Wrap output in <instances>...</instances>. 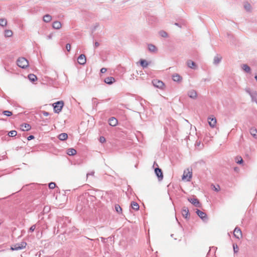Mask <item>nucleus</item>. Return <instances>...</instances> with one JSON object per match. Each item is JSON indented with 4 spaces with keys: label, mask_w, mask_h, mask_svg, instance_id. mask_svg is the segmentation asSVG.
<instances>
[{
    "label": "nucleus",
    "mask_w": 257,
    "mask_h": 257,
    "mask_svg": "<svg viewBox=\"0 0 257 257\" xmlns=\"http://www.w3.org/2000/svg\"><path fill=\"white\" fill-rule=\"evenodd\" d=\"M106 69L105 68H102L100 69V73H104L106 71Z\"/></svg>",
    "instance_id": "3c124183"
},
{
    "label": "nucleus",
    "mask_w": 257,
    "mask_h": 257,
    "mask_svg": "<svg viewBox=\"0 0 257 257\" xmlns=\"http://www.w3.org/2000/svg\"><path fill=\"white\" fill-rule=\"evenodd\" d=\"M42 113H43V114L44 116H47L50 114V113L46 111H43Z\"/></svg>",
    "instance_id": "09e8293b"
},
{
    "label": "nucleus",
    "mask_w": 257,
    "mask_h": 257,
    "mask_svg": "<svg viewBox=\"0 0 257 257\" xmlns=\"http://www.w3.org/2000/svg\"><path fill=\"white\" fill-rule=\"evenodd\" d=\"M238 170H239V169H238V167H234V170L235 171H237Z\"/></svg>",
    "instance_id": "4d7b16f0"
},
{
    "label": "nucleus",
    "mask_w": 257,
    "mask_h": 257,
    "mask_svg": "<svg viewBox=\"0 0 257 257\" xmlns=\"http://www.w3.org/2000/svg\"><path fill=\"white\" fill-rule=\"evenodd\" d=\"M35 138V137L33 135H30L27 137V140L28 141H31Z\"/></svg>",
    "instance_id": "de8ad7c7"
},
{
    "label": "nucleus",
    "mask_w": 257,
    "mask_h": 257,
    "mask_svg": "<svg viewBox=\"0 0 257 257\" xmlns=\"http://www.w3.org/2000/svg\"><path fill=\"white\" fill-rule=\"evenodd\" d=\"M174 24H175V25L181 28V25L179 23H175Z\"/></svg>",
    "instance_id": "6e6d98bb"
},
{
    "label": "nucleus",
    "mask_w": 257,
    "mask_h": 257,
    "mask_svg": "<svg viewBox=\"0 0 257 257\" xmlns=\"http://www.w3.org/2000/svg\"><path fill=\"white\" fill-rule=\"evenodd\" d=\"M172 79L174 81L179 82L181 81L182 77L179 74L176 73L172 75Z\"/></svg>",
    "instance_id": "412c9836"
},
{
    "label": "nucleus",
    "mask_w": 257,
    "mask_h": 257,
    "mask_svg": "<svg viewBox=\"0 0 257 257\" xmlns=\"http://www.w3.org/2000/svg\"><path fill=\"white\" fill-rule=\"evenodd\" d=\"M115 80L113 77H107L104 79V82L108 85H111L115 82Z\"/></svg>",
    "instance_id": "2eb2a0df"
},
{
    "label": "nucleus",
    "mask_w": 257,
    "mask_h": 257,
    "mask_svg": "<svg viewBox=\"0 0 257 257\" xmlns=\"http://www.w3.org/2000/svg\"><path fill=\"white\" fill-rule=\"evenodd\" d=\"M234 236L236 238L239 239L242 236V232L241 229L236 227L234 230Z\"/></svg>",
    "instance_id": "4468645a"
},
{
    "label": "nucleus",
    "mask_w": 257,
    "mask_h": 257,
    "mask_svg": "<svg viewBox=\"0 0 257 257\" xmlns=\"http://www.w3.org/2000/svg\"><path fill=\"white\" fill-rule=\"evenodd\" d=\"M250 134L254 138H257V130L254 127L250 128Z\"/></svg>",
    "instance_id": "393cba45"
},
{
    "label": "nucleus",
    "mask_w": 257,
    "mask_h": 257,
    "mask_svg": "<svg viewBox=\"0 0 257 257\" xmlns=\"http://www.w3.org/2000/svg\"><path fill=\"white\" fill-rule=\"evenodd\" d=\"M118 122L117 119L114 117H111L108 119L109 124L112 126H115Z\"/></svg>",
    "instance_id": "f3484780"
},
{
    "label": "nucleus",
    "mask_w": 257,
    "mask_h": 257,
    "mask_svg": "<svg viewBox=\"0 0 257 257\" xmlns=\"http://www.w3.org/2000/svg\"><path fill=\"white\" fill-rule=\"evenodd\" d=\"M176 219L177 220V221H178V223L180 224V223L179 222L178 219H177V218L176 217Z\"/></svg>",
    "instance_id": "338daca9"
},
{
    "label": "nucleus",
    "mask_w": 257,
    "mask_h": 257,
    "mask_svg": "<svg viewBox=\"0 0 257 257\" xmlns=\"http://www.w3.org/2000/svg\"><path fill=\"white\" fill-rule=\"evenodd\" d=\"M235 161L237 164L239 165L242 164L243 163V160L240 156H236L235 158Z\"/></svg>",
    "instance_id": "2f4dec72"
},
{
    "label": "nucleus",
    "mask_w": 257,
    "mask_h": 257,
    "mask_svg": "<svg viewBox=\"0 0 257 257\" xmlns=\"http://www.w3.org/2000/svg\"><path fill=\"white\" fill-rule=\"evenodd\" d=\"M187 200L189 202H190L195 207H200L201 206V204L200 203L199 200L196 197H194L193 198H188Z\"/></svg>",
    "instance_id": "0eeeda50"
},
{
    "label": "nucleus",
    "mask_w": 257,
    "mask_h": 257,
    "mask_svg": "<svg viewBox=\"0 0 257 257\" xmlns=\"http://www.w3.org/2000/svg\"><path fill=\"white\" fill-rule=\"evenodd\" d=\"M8 136L10 137H15L17 135V132L15 130H12L10 131L8 134Z\"/></svg>",
    "instance_id": "c9c22d12"
},
{
    "label": "nucleus",
    "mask_w": 257,
    "mask_h": 257,
    "mask_svg": "<svg viewBox=\"0 0 257 257\" xmlns=\"http://www.w3.org/2000/svg\"><path fill=\"white\" fill-rule=\"evenodd\" d=\"M52 37H53V34H50L48 36H47V39H51Z\"/></svg>",
    "instance_id": "864d4df0"
},
{
    "label": "nucleus",
    "mask_w": 257,
    "mask_h": 257,
    "mask_svg": "<svg viewBox=\"0 0 257 257\" xmlns=\"http://www.w3.org/2000/svg\"><path fill=\"white\" fill-rule=\"evenodd\" d=\"M182 216L186 219L189 220L190 217V214L188 207L184 206L182 209Z\"/></svg>",
    "instance_id": "1a4fd4ad"
},
{
    "label": "nucleus",
    "mask_w": 257,
    "mask_h": 257,
    "mask_svg": "<svg viewBox=\"0 0 257 257\" xmlns=\"http://www.w3.org/2000/svg\"><path fill=\"white\" fill-rule=\"evenodd\" d=\"M62 26L61 23L58 21H56L53 23L52 27L53 29L58 30L61 28Z\"/></svg>",
    "instance_id": "5701e85b"
},
{
    "label": "nucleus",
    "mask_w": 257,
    "mask_h": 257,
    "mask_svg": "<svg viewBox=\"0 0 257 257\" xmlns=\"http://www.w3.org/2000/svg\"><path fill=\"white\" fill-rule=\"evenodd\" d=\"M221 60L222 57L217 54L214 58L213 62V64L215 65H217L221 62Z\"/></svg>",
    "instance_id": "4be33fe9"
},
{
    "label": "nucleus",
    "mask_w": 257,
    "mask_h": 257,
    "mask_svg": "<svg viewBox=\"0 0 257 257\" xmlns=\"http://www.w3.org/2000/svg\"><path fill=\"white\" fill-rule=\"evenodd\" d=\"M27 243L25 241L21 242L20 243H17L11 247L12 250H18L22 249L26 247Z\"/></svg>",
    "instance_id": "20e7f679"
},
{
    "label": "nucleus",
    "mask_w": 257,
    "mask_h": 257,
    "mask_svg": "<svg viewBox=\"0 0 257 257\" xmlns=\"http://www.w3.org/2000/svg\"><path fill=\"white\" fill-rule=\"evenodd\" d=\"M245 91L250 95L251 101L257 103V92L256 91H251L249 88L245 89Z\"/></svg>",
    "instance_id": "39448f33"
},
{
    "label": "nucleus",
    "mask_w": 257,
    "mask_h": 257,
    "mask_svg": "<svg viewBox=\"0 0 257 257\" xmlns=\"http://www.w3.org/2000/svg\"><path fill=\"white\" fill-rule=\"evenodd\" d=\"M254 78H255V79L256 80V81H257V75H256L254 76Z\"/></svg>",
    "instance_id": "052dcab7"
},
{
    "label": "nucleus",
    "mask_w": 257,
    "mask_h": 257,
    "mask_svg": "<svg viewBox=\"0 0 257 257\" xmlns=\"http://www.w3.org/2000/svg\"><path fill=\"white\" fill-rule=\"evenodd\" d=\"M213 189L214 191L216 192H218L220 190V186L219 185H217V187H216L214 185H213Z\"/></svg>",
    "instance_id": "49530a36"
},
{
    "label": "nucleus",
    "mask_w": 257,
    "mask_h": 257,
    "mask_svg": "<svg viewBox=\"0 0 257 257\" xmlns=\"http://www.w3.org/2000/svg\"><path fill=\"white\" fill-rule=\"evenodd\" d=\"M21 129L22 131H28L31 128L30 124L27 123H23L21 125Z\"/></svg>",
    "instance_id": "a211bd4d"
},
{
    "label": "nucleus",
    "mask_w": 257,
    "mask_h": 257,
    "mask_svg": "<svg viewBox=\"0 0 257 257\" xmlns=\"http://www.w3.org/2000/svg\"><path fill=\"white\" fill-rule=\"evenodd\" d=\"M28 79L32 82H34L37 80V76L34 74H30L28 75Z\"/></svg>",
    "instance_id": "c756f323"
},
{
    "label": "nucleus",
    "mask_w": 257,
    "mask_h": 257,
    "mask_svg": "<svg viewBox=\"0 0 257 257\" xmlns=\"http://www.w3.org/2000/svg\"><path fill=\"white\" fill-rule=\"evenodd\" d=\"M67 151V154L69 156H74L77 153V151L74 148H69Z\"/></svg>",
    "instance_id": "c85d7f7f"
},
{
    "label": "nucleus",
    "mask_w": 257,
    "mask_h": 257,
    "mask_svg": "<svg viewBox=\"0 0 257 257\" xmlns=\"http://www.w3.org/2000/svg\"><path fill=\"white\" fill-rule=\"evenodd\" d=\"M196 213L203 221L207 219V215L206 213L201 211L199 209H196Z\"/></svg>",
    "instance_id": "9b49d317"
},
{
    "label": "nucleus",
    "mask_w": 257,
    "mask_h": 257,
    "mask_svg": "<svg viewBox=\"0 0 257 257\" xmlns=\"http://www.w3.org/2000/svg\"><path fill=\"white\" fill-rule=\"evenodd\" d=\"M244 8L247 12H250L251 10V6L249 3H247L244 5Z\"/></svg>",
    "instance_id": "ea45409f"
},
{
    "label": "nucleus",
    "mask_w": 257,
    "mask_h": 257,
    "mask_svg": "<svg viewBox=\"0 0 257 257\" xmlns=\"http://www.w3.org/2000/svg\"><path fill=\"white\" fill-rule=\"evenodd\" d=\"M187 170L188 172L187 173L186 171H184V174L182 176V180L187 179V181H190L192 177V170H191V171H190L188 169Z\"/></svg>",
    "instance_id": "9d476101"
},
{
    "label": "nucleus",
    "mask_w": 257,
    "mask_h": 257,
    "mask_svg": "<svg viewBox=\"0 0 257 257\" xmlns=\"http://www.w3.org/2000/svg\"><path fill=\"white\" fill-rule=\"evenodd\" d=\"M205 162L203 160H200L198 162H196L194 165L193 167L194 168H197L198 169H202L204 170L205 168Z\"/></svg>",
    "instance_id": "423d86ee"
},
{
    "label": "nucleus",
    "mask_w": 257,
    "mask_h": 257,
    "mask_svg": "<svg viewBox=\"0 0 257 257\" xmlns=\"http://www.w3.org/2000/svg\"><path fill=\"white\" fill-rule=\"evenodd\" d=\"M187 64L188 67L191 69H196L197 67L196 63L192 60H188Z\"/></svg>",
    "instance_id": "6ab92c4d"
},
{
    "label": "nucleus",
    "mask_w": 257,
    "mask_h": 257,
    "mask_svg": "<svg viewBox=\"0 0 257 257\" xmlns=\"http://www.w3.org/2000/svg\"><path fill=\"white\" fill-rule=\"evenodd\" d=\"M148 50L151 52H155L157 51V47L153 44H149L148 45Z\"/></svg>",
    "instance_id": "bb28decb"
},
{
    "label": "nucleus",
    "mask_w": 257,
    "mask_h": 257,
    "mask_svg": "<svg viewBox=\"0 0 257 257\" xmlns=\"http://www.w3.org/2000/svg\"><path fill=\"white\" fill-rule=\"evenodd\" d=\"M66 49L67 51L69 52L71 50V45L69 43H68L66 45Z\"/></svg>",
    "instance_id": "a18cd8bd"
},
{
    "label": "nucleus",
    "mask_w": 257,
    "mask_h": 257,
    "mask_svg": "<svg viewBox=\"0 0 257 257\" xmlns=\"http://www.w3.org/2000/svg\"><path fill=\"white\" fill-rule=\"evenodd\" d=\"M241 68L244 72H245L247 73H249L251 72V69H250V67L246 64H242Z\"/></svg>",
    "instance_id": "a878e982"
},
{
    "label": "nucleus",
    "mask_w": 257,
    "mask_h": 257,
    "mask_svg": "<svg viewBox=\"0 0 257 257\" xmlns=\"http://www.w3.org/2000/svg\"><path fill=\"white\" fill-rule=\"evenodd\" d=\"M48 186H49V188L50 189H53L55 188L56 185L55 183L52 182H50V183H49Z\"/></svg>",
    "instance_id": "a19ab883"
},
{
    "label": "nucleus",
    "mask_w": 257,
    "mask_h": 257,
    "mask_svg": "<svg viewBox=\"0 0 257 257\" xmlns=\"http://www.w3.org/2000/svg\"><path fill=\"white\" fill-rule=\"evenodd\" d=\"M99 46V43L98 42H95L94 44V49H96Z\"/></svg>",
    "instance_id": "8fccbe9b"
},
{
    "label": "nucleus",
    "mask_w": 257,
    "mask_h": 257,
    "mask_svg": "<svg viewBox=\"0 0 257 257\" xmlns=\"http://www.w3.org/2000/svg\"><path fill=\"white\" fill-rule=\"evenodd\" d=\"M52 20V17L49 14H46L43 16V21L45 23H49Z\"/></svg>",
    "instance_id": "7c9ffc66"
},
{
    "label": "nucleus",
    "mask_w": 257,
    "mask_h": 257,
    "mask_svg": "<svg viewBox=\"0 0 257 257\" xmlns=\"http://www.w3.org/2000/svg\"><path fill=\"white\" fill-rule=\"evenodd\" d=\"M70 190H66L65 191V193H68V192H70Z\"/></svg>",
    "instance_id": "bf43d9fd"
},
{
    "label": "nucleus",
    "mask_w": 257,
    "mask_h": 257,
    "mask_svg": "<svg viewBox=\"0 0 257 257\" xmlns=\"http://www.w3.org/2000/svg\"><path fill=\"white\" fill-rule=\"evenodd\" d=\"M210 79L208 78H203L201 80V82L209 81Z\"/></svg>",
    "instance_id": "603ef678"
},
{
    "label": "nucleus",
    "mask_w": 257,
    "mask_h": 257,
    "mask_svg": "<svg viewBox=\"0 0 257 257\" xmlns=\"http://www.w3.org/2000/svg\"><path fill=\"white\" fill-rule=\"evenodd\" d=\"M153 167L154 168V171L156 176L159 181H162L163 179V173L161 169L159 167L157 163L155 162L154 163Z\"/></svg>",
    "instance_id": "f257e3e1"
},
{
    "label": "nucleus",
    "mask_w": 257,
    "mask_h": 257,
    "mask_svg": "<svg viewBox=\"0 0 257 257\" xmlns=\"http://www.w3.org/2000/svg\"><path fill=\"white\" fill-rule=\"evenodd\" d=\"M76 208H77V210H78L79 208H78V206H77Z\"/></svg>",
    "instance_id": "774afa93"
},
{
    "label": "nucleus",
    "mask_w": 257,
    "mask_h": 257,
    "mask_svg": "<svg viewBox=\"0 0 257 257\" xmlns=\"http://www.w3.org/2000/svg\"><path fill=\"white\" fill-rule=\"evenodd\" d=\"M131 205L132 209H133L134 210H135L136 211H138L139 210V208H140L139 205L136 202L132 201L131 202Z\"/></svg>",
    "instance_id": "cd10ccee"
},
{
    "label": "nucleus",
    "mask_w": 257,
    "mask_h": 257,
    "mask_svg": "<svg viewBox=\"0 0 257 257\" xmlns=\"http://www.w3.org/2000/svg\"><path fill=\"white\" fill-rule=\"evenodd\" d=\"M92 103H93V108L96 110V107L98 104V102L97 101V98H92Z\"/></svg>",
    "instance_id": "e433bc0d"
},
{
    "label": "nucleus",
    "mask_w": 257,
    "mask_h": 257,
    "mask_svg": "<svg viewBox=\"0 0 257 257\" xmlns=\"http://www.w3.org/2000/svg\"><path fill=\"white\" fill-rule=\"evenodd\" d=\"M114 209L115 211L118 214L122 213V208L119 204H116L114 205Z\"/></svg>",
    "instance_id": "473e14b6"
},
{
    "label": "nucleus",
    "mask_w": 257,
    "mask_h": 257,
    "mask_svg": "<svg viewBox=\"0 0 257 257\" xmlns=\"http://www.w3.org/2000/svg\"><path fill=\"white\" fill-rule=\"evenodd\" d=\"M7 24V21L6 19L1 18L0 19V26L2 27H5Z\"/></svg>",
    "instance_id": "f704fd0d"
},
{
    "label": "nucleus",
    "mask_w": 257,
    "mask_h": 257,
    "mask_svg": "<svg viewBox=\"0 0 257 257\" xmlns=\"http://www.w3.org/2000/svg\"><path fill=\"white\" fill-rule=\"evenodd\" d=\"M188 95L190 98L194 99L197 98V93L196 91H195V90L192 89V90L188 91Z\"/></svg>",
    "instance_id": "dca6fc26"
},
{
    "label": "nucleus",
    "mask_w": 257,
    "mask_h": 257,
    "mask_svg": "<svg viewBox=\"0 0 257 257\" xmlns=\"http://www.w3.org/2000/svg\"><path fill=\"white\" fill-rule=\"evenodd\" d=\"M209 125L211 127H214L216 124V119L213 116H210L208 118Z\"/></svg>",
    "instance_id": "ddd939ff"
},
{
    "label": "nucleus",
    "mask_w": 257,
    "mask_h": 257,
    "mask_svg": "<svg viewBox=\"0 0 257 257\" xmlns=\"http://www.w3.org/2000/svg\"><path fill=\"white\" fill-rule=\"evenodd\" d=\"M145 101V100H143L142 98H140V104L142 106L144 107V104H143V103L142 102V101Z\"/></svg>",
    "instance_id": "5fc2aeb1"
},
{
    "label": "nucleus",
    "mask_w": 257,
    "mask_h": 257,
    "mask_svg": "<svg viewBox=\"0 0 257 257\" xmlns=\"http://www.w3.org/2000/svg\"><path fill=\"white\" fill-rule=\"evenodd\" d=\"M3 114L7 116H11L13 115V112L9 110H4Z\"/></svg>",
    "instance_id": "58836bf2"
},
{
    "label": "nucleus",
    "mask_w": 257,
    "mask_h": 257,
    "mask_svg": "<svg viewBox=\"0 0 257 257\" xmlns=\"http://www.w3.org/2000/svg\"><path fill=\"white\" fill-rule=\"evenodd\" d=\"M78 63L81 65H84L86 62V59L84 54H80L78 59Z\"/></svg>",
    "instance_id": "f8f14e48"
},
{
    "label": "nucleus",
    "mask_w": 257,
    "mask_h": 257,
    "mask_svg": "<svg viewBox=\"0 0 257 257\" xmlns=\"http://www.w3.org/2000/svg\"><path fill=\"white\" fill-rule=\"evenodd\" d=\"M159 35L163 38H167L168 36L167 33L165 31L162 30L159 32Z\"/></svg>",
    "instance_id": "4c0bfd02"
},
{
    "label": "nucleus",
    "mask_w": 257,
    "mask_h": 257,
    "mask_svg": "<svg viewBox=\"0 0 257 257\" xmlns=\"http://www.w3.org/2000/svg\"><path fill=\"white\" fill-rule=\"evenodd\" d=\"M43 121H44L45 122H48L49 120H48V119L46 118V119L43 120Z\"/></svg>",
    "instance_id": "13d9d810"
},
{
    "label": "nucleus",
    "mask_w": 257,
    "mask_h": 257,
    "mask_svg": "<svg viewBox=\"0 0 257 257\" xmlns=\"http://www.w3.org/2000/svg\"><path fill=\"white\" fill-rule=\"evenodd\" d=\"M64 105V101L62 100L58 101L52 104L54 108V112L56 113H59Z\"/></svg>",
    "instance_id": "f03ea898"
},
{
    "label": "nucleus",
    "mask_w": 257,
    "mask_h": 257,
    "mask_svg": "<svg viewBox=\"0 0 257 257\" xmlns=\"http://www.w3.org/2000/svg\"><path fill=\"white\" fill-rule=\"evenodd\" d=\"M99 141L100 143H103L106 142V139L104 137L101 136L99 138Z\"/></svg>",
    "instance_id": "c03bdc74"
},
{
    "label": "nucleus",
    "mask_w": 257,
    "mask_h": 257,
    "mask_svg": "<svg viewBox=\"0 0 257 257\" xmlns=\"http://www.w3.org/2000/svg\"><path fill=\"white\" fill-rule=\"evenodd\" d=\"M44 210H47V207L46 206H45L44 208Z\"/></svg>",
    "instance_id": "680f3d73"
},
{
    "label": "nucleus",
    "mask_w": 257,
    "mask_h": 257,
    "mask_svg": "<svg viewBox=\"0 0 257 257\" xmlns=\"http://www.w3.org/2000/svg\"><path fill=\"white\" fill-rule=\"evenodd\" d=\"M17 64L19 67L25 69L28 66L29 62L25 58L21 57L17 60Z\"/></svg>",
    "instance_id": "7ed1b4c3"
},
{
    "label": "nucleus",
    "mask_w": 257,
    "mask_h": 257,
    "mask_svg": "<svg viewBox=\"0 0 257 257\" xmlns=\"http://www.w3.org/2000/svg\"><path fill=\"white\" fill-rule=\"evenodd\" d=\"M212 248L217 249V247H214V246H212Z\"/></svg>",
    "instance_id": "69168bd1"
},
{
    "label": "nucleus",
    "mask_w": 257,
    "mask_h": 257,
    "mask_svg": "<svg viewBox=\"0 0 257 257\" xmlns=\"http://www.w3.org/2000/svg\"><path fill=\"white\" fill-rule=\"evenodd\" d=\"M5 35L6 37H10L13 35V32L10 30H6L5 31Z\"/></svg>",
    "instance_id": "72a5a7b5"
},
{
    "label": "nucleus",
    "mask_w": 257,
    "mask_h": 257,
    "mask_svg": "<svg viewBox=\"0 0 257 257\" xmlns=\"http://www.w3.org/2000/svg\"><path fill=\"white\" fill-rule=\"evenodd\" d=\"M139 63L143 68H147L149 65V63L145 59H141L139 61Z\"/></svg>",
    "instance_id": "aec40b11"
},
{
    "label": "nucleus",
    "mask_w": 257,
    "mask_h": 257,
    "mask_svg": "<svg viewBox=\"0 0 257 257\" xmlns=\"http://www.w3.org/2000/svg\"><path fill=\"white\" fill-rule=\"evenodd\" d=\"M152 83L155 87L163 89L164 83L161 80L158 79H154L152 80Z\"/></svg>",
    "instance_id": "6e6552de"
},
{
    "label": "nucleus",
    "mask_w": 257,
    "mask_h": 257,
    "mask_svg": "<svg viewBox=\"0 0 257 257\" xmlns=\"http://www.w3.org/2000/svg\"><path fill=\"white\" fill-rule=\"evenodd\" d=\"M44 210H47V207L46 206H45L44 208Z\"/></svg>",
    "instance_id": "e2e57ef3"
},
{
    "label": "nucleus",
    "mask_w": 257,
    "mask_h": 257,
    "mask_svg": "<svg viewBox=\"0 0 257 257\" xmlns=\"http://www.w3.org/2000/svg\"><path fill=\"white\" fill-rule=\"evenodd\" d=\"M35 228H36V225H33L30 227V228L28 230V232H32L35 230Z\"/></svg>",
    "instance_id": "37998d69"
},
{
    "label": "nucleus",
    "mask_w": 257,
    "mask_h": 257,
    "mask_svg": "<svg viewBox=\"0 0 257 257\" xmlns=\"http://www.w3.org/2000/svg\"><path fill=\"white\" fill-rule=\"evenodd\" d=\"M58 138L60 141H64L67 139L68 135L65 133H61L58 135Z\"/></svg>",
    "instance_id": "b1692460"
},
{
    "label": "nucleus",
    "mask_w": 257,
    "mask_h": 257,
    "mask_svg": "<svg viewBox=\"0 0 257 257\" xmlns=\"http://www.w3.org/2000/svg\"><path fill=\"white\" fill-rule=\"evenodd\" d=\"M0 120H4V121L6 120V119H4V118H0Z\"/></svg>",
    "instance_id": "0e129e2a"
},
{
    "label": "nucleus",
    "mask_w": 257,
    "mask_h": 257,
    "mask_svg": "<svg viewBox=\"0 0 257 257\" xmlns=\"http://www.w3.org/2000/svg\"><path fill=\"white\" fill-rule=\"evenodd\" d=\"M233 248L234 252L237 253L239 249V248L237 246V245L236 244L233 243Z\"/></svg>",
    "instance_id": "79ce46f5"
}]
</instances>
